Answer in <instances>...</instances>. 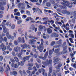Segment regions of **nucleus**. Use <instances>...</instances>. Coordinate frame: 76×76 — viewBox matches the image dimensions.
<instances>
[{"instance_id": "obj_1", "label": "nucleus", "mask_w": 76, "mask_h": 76, "mask_svg": "<svg viewBox=\"0 0 76 76\" xmlns=\"http://www.w3.org/2000/svg\"><path fill=\"white\" fill-rule=\"evenodd\" d=\"M1 25L4 31V33H6V36L7 37L8 39H10L11 38L12 40H14V36L11 37V35L9 34V31H7V29H6V24L5 23L2 22Z\"/></svg>"}, {"instance_id": "obj_2", "label": "nucleus", "mask_w": 76, "mask_h": 76, "mask_svg": "<svg viewBox=\"0 0 76 76\" xmlns=\"http://www.w3.org/2000/svg\"><path fill=\"white\" fill-rule=\"evenodd\" d=\"M63 2H61V3L63 6H61V7L63 9H66V6L68 7L69 8L72 7V6H69L70 2L67 1H65L64 0H61Z\"/></svg>"}, {"instance_id": "obj_3", "label": "nucleus", "mask_w": 76, "mask_h": 76, "mask_svg": "<svg viewBox=\"0 0 76 76\" xmlns=\"http://www.w3.org/2000/svg\"><path fill=\"white\" fill-rule=\"evenodd\" d=\"M41 44L39 45V46H37V47L38 50H39V51L41 53L42 52L44 48V40L42 39H41Z\"/></svg>"}, {"instance_id": "obj_4", "label": "nucleus", "mask_w": 76, "mask_h": 76, "mask_svg": "<svg viewBox=\"0 0 76 76\" xmlns=\"http://www.w3.org/2000/svg\"><path fill=\"white\" fill-rule=\"evenodd\" d=\"M10 61L12 62L11 64V66L12 67H14V68H15V69H16V68H18V64H15L13 63H15V61L12 58H10Z\"/></svg>"}, {"instance_id": "obj_5", "label": "nucleus", "mask_w": 76, "mask_h": 76, "mask_svg": "<svg viewBox=\"0 0 76 76\" xmlns=\"http://www.w3.org/2000/svg\"><path fill=\"white\" fill-rule=\"evenodd\" d=\"M6 4V2L4 1L0 2V10H4V7L3 6H5Z\"/></svg>"}, {"instance_id": "obj_6", "label": "nucleus", "mask_w": 76, "mask_h": 76, "mask_svg": "<svg viewBox=\"0 0 76 76\" xmlns=\"http://www.w3.org/2000/svg\"><path fill=\"white\" fill-rule=\"evenodd\" d=\"M42 63L44 65H48L49 64H51L52 63V60H49V61L48 59L46 60L45 62H43Z\"/></svg>"}, {"instance_id": "obj_7", "label": "nucleus", "mask_w": 76, "mask_h": 76, "mask_svg": "<svg viewBox=\"0 0 76 76\" xmlns=\"http://www.w3.org/2000/svg\"><path fill=\"white\" fill-rule=\"evenodd\" d=\"M48 55V52L47 51L45 53V54L44 55V57H42V56H39V58H42L43 60H46V58L47 57Z\"/></svg>"}, {"instance_id": "obj_8", "label": "nucleus", "mask_w": 76, "mask_h": 76, "mask_svg": "<svg viewBox=\"0 0 76 76\" xmlns=\"http://www.w3.org/2000/svg\"><path fill=\"white\" fill-rule=\"evenodd\" d=\"M36 40L34 39H29L28 40V43L30 45H35V43L34 42H36Z\"/></svg>"}, {"instance_id": "obj_9", "label": "nucleus", "mask_w": 76, "mask_h": 76, "mask_svg": "<svg viewBox=\"0 0 76 76\" xmlns=\"http://www.w3.org/2000/svg\"><path fill=\"white\" fill-rule=\"evenodd\" d=\"M6 46L3 43H2L1 45H0V50H1L2 51H5L6 50Z\"/></svg>"}, {"instance_id": "obj_10", "label": "nucleus", "mask_w": 76, "mask_h": 76, "mask_svg": "<svg viewBox=\"0 0 76 76\" xmlns=\"http://www.w3.org/2000/svg\"><path fill=\"white\" fill-rule=\"evenodd\" d=\"M18 41L19 42H22L23 43H25V38L24 37H22V38L19 37L18 38Z\"/></svg>"}, {"instance_id": "obj_11", "label": "nucleus", "mask_w": 76, "mask_h": 76, "mask_svg": "<svg viewBox=\"0 0 76 76\" xmlns=\"http://www.w3.org/2000/svg\"><path fill=\"white\" fill-rule=\"evenodd\" d=\"M67 46H65L63 48V50L62 51V53L63 54H67L68 52L67 51Z\"/></svg>"}, {"instance_id": "obj_12", "label": "nucleus", "mask_w": 76, "mask_h": 76, "mask_svg": "<svg viewBox=\"0 0 76 76\" xmlns=\"http://www.w3.org/2000/svg\"><path fill=\"white\" fill-rule=\"evenodd\" d=\"M58 37V34L56 33H53L51 35V37H55L57 38Z\"/></svg>"}, {"instance_id": "obj_13", "label": "nucleus", "mask_w": 76, "mask_h": 76, "mask_svg": "<svg viewBox=\"0 0 76 76\" xmlns=\"http://www.w3.org/2000/svg\"><path fill=\"white\" fill-rule=\"evenodd\" d=\"M14 50L15 52H18V51H20L21 49L18 46H17L16 47H14Z\"/></svg>"}, {"instance_id": "obj_14", "label": "nucleus", "mask_w": 76, "mask_h": 76, "mask_svg": "<svg viewBox=\"0 0 76 76\" xmlns=\"http://www.w3.org/2000/svg\"><path fill=\"white\" fill-rule=\"evenodd\" d=\"M21 47H22L21 51H23V50L25 49V48H27V45L26 44H24L23 45H21Z\"/></svg>"}, {"instance_id": "obj_15", "label": "nucleus", "mask_w": 76, "mask_h": 76, "mask_svg": "<svg viewBox=\"0 0 76 76\" xmlns=\"http://www.w3.org/2000/svg\"><path fill=\"white\" fill-rule=\"evenodd\" d=\"M47 32L48 34H51L53 32V30L50 28H48L47 29Z\"/></svg>"}, {"instance_id": "obj_16", "label": "nucleus", "mask_w": 76, "mask_h": 76, "mask_svg": "<svg viewBox=\"0 0 76 76\" xmlns=\"http://www.w3.org/2000/svg\"><path fill=\"white\" fill-rule=\"evenodd\" d=\"M31 57V56H26V57H24L23 60H24V61H26V60H28L29 58Z\"/></svg>"}, {"instance_id": "obj_17", "label": "nucleus", "mask_w": 76, "mask_h": 76, "mask_svg": "<svg viewBox=\"0 0 76 76\" xmlns=\"http://www.w3.org/2000/svg\"><path fill=\"white\" fill-rule=\"evenodd\" d=\"M49 72L48 73V76H51V74L50 73H52V72H53V69H52V67H50L49 68Z\"/></svg>"}, {"instance_id": "obj_18", "label": "nucleus", "mask_w": 76, "mask_h": 76, "mask_svg": "<svg viewBox=\"0 0 76 76\" xmlns=\"http://www.w3.org/2000/svg\"><path fill=\"white\" fill-rule=\"evenodd\" d=\"M28 38H31L32 39H37V40H38V38L35 37L31 35L29 36Z\"/></svg>"}, {"instance_id": "obj_19", "label": "nucleus", "mask_w": 76, "mask_h": 76, "mask_svg": "<svg viewBox=\"0 0 76 76\" xmlns=\"http://www.w3.org/2000/svg\"><path fill=\"white\" fill-rule=\"evenodd\" d=\"M33 70L34 71L32 72V74L34 75V74H35V72L37 71V69L36 68V67L34 66L33 68Z\"/></svg>"}, {"instance_id": "obj_20", "label": "nucleus", "mask_w": 76, "mask_h": 76, "mask_svg": "<svg viewBox=\"0 0 76 76\" xmlns=\"http://www.w3.org/2000/svg\"><path fill=\"white\" fill-rule=\"evenodd\" d=\"M10 75H17L18 74V72L16 71H13V72H10Z\"/></svg>"}, {"instance_id": "obj_21", "label": "nucleus", "mask_w": 76, "mask_h": 76, "mask_svg": "<svg viewBox=\"0 0 76 76\" xmlns=\"http://www.w3.org/2000/svg\"><path fill=\"white\" fill-rule=\"evenodd\" d=\"M22 53H18V56L20 58V59H22Z\"/></svg>"}, {"instance_id": "obj_22", "label": "nucleus", "mask_w": 76, "mask_h": 76, "mask_svg": "<svg viewBox=\"0 0 76 76\" xmlns=\"http://www.w3.org/2000/svg\"><path fill=\"white\" fill-rule=\"evenodd\" d=\"M3 41H4V39L3 38V36L0 35V43H2Z\"/></svg>"}, {"instance_id": "obj_23", "label": "nucleus", "mask_w": 76, "mask_h": 76, "mask_svg": "<svg viewBox=\"0 0 76 76\" xmlns=\"http://www.w3.org/2000/svg\"><path fill=\"white\" fill-rule=\"evenodd\" d=\"M4 71V70L3 69V66H0V72L1 73H3Z\"/></svg>"}, {"instance_id": "obj_24", "label": "nucleus", "mask_w": 76, "mask_h": 76, "mask_svg": "<svg viewBox=\"0 0 76 76\" xmlns=\"http://www.w3.org/2000/svg\"><path fill=\"white\" fill-rule=\"evenodd\" d=\"M56 57H54V61H55V62H57L58 61L60 60V59L58 58H56Z\"/></svg>"}, {"instance_id": "obj_25", "label": "nucleus", "mask_w": 76, "mask_h": 76, "mask_svg": "<svg viewBox=\"0 0 76 76\" xmlns=\"http://www.w3.org/2000/svg\"><path fill=\"white\" fill-rule=\"evenodd\" d=\"M53 52L52 50H50L49 52V55L50 56V57H51V55L53 54Z\"/></svg>"}, {"instance_id": "obj_26", "label": "nucleus", "mask_w": 76, "mask_h": 76, "mask_svg": "<svg viewBox=\"0 0 76 76\" xmlns=\"http://www.w3.org/2000/svg\"><path fill=\"white\" fill-rule=\"evenodd\" d=\"M59 51H60V49L59 48L56 49L55 50V53H56V54H57V53H59Z\"/></svg>"}, {"instance_id": "obj_27", "label": "nucleus", "mask_w": 76, "mask_h": 76, "mask_svg": "<svg viewBox=\"0 0 76 76\" xmlns=\"http://www.w3.org/2000/svg\"><path fill=\"white\" fill-rule=\"evenodd\" d=\"M7 49L8 50H9L10 51H12V48H10V45H8L7 47Z\"/></svg>"}, {"instance_id": "obj_28", "label": "nucleus", "mask_w": 76, "mask_h": 76, "mask_svg": "<svg viewBox=\"0 0 76 76\" xmlns=\"http://www.w3.org/2000/svg\"><path fill=\"white\" fill-rule=\"evenodd\" d=\"M39 31H41L43 29V26L42 25H40L39 26Z\"/></svg>"}, {"instance_id": "obj_29", "label": "nucleus", "mask_w": 76, "mask_h": 76, "mask_svg": "<svg viewBox=\"0 0 76 76\" xmlns=\"http://www.w3.org/2000/svg\"><path fill=\"white\" fill-rule=\"evenodd\" d=\"M14 15H16V16H20V14L19 12H18L16 13L15 14H14Z\"/></svg>"}, {"instance_id": "obj_30", "label": "nucleus", "mask_w": 76, "mask_h": 76, "mask_svg": "<svg viewBox=\"0 0 76 76\" xmlns=\"http://www.w3.org/2000/svg\"><path fill=\"white\" fill-rule=\"evenodd\" d=\"M25 62V61L24 60L22 61H21L20 65L21 66H23V65H24Z\"/></svg>"}, {"instance_id": "obj_31", "label": "nucleus", "mask_w": 76, "mask_h": 76, "mask_svg": "<svg viewBox=\"0 0 76 76\" xmlns=\"http://www.w3.org/2000/svg\"><path fill=\"white\" fill-rule=\"evenodd\" d=\"M46 6L48 7H50L51 6V4L50 2H47L46 4Z\"/></svg>"}, {"instance_id": "obj_32", "label": "nucleus", "mask_w": 76, "mask_h": 76, "mask_svg": "<svg viewBox=\"0 0 76 76\" xmlns=\"http://www.w3.org/2000/svg\"><path fill=\"white\" fill-rule=\"evenodd\" d=\"M14 59H15V61H16V62H17V63H18V62H19V59H18V58H17V57H14Z\"/></svg>"}, {"instance_id": "obj_33", "label": "nucleus", "mask_w": 76, "mask_h": 76, "mask_svg": "<svg viewBox=\"0 0 76 76\" xmlns=\"http://www.w3.org/2000/svg\"><path fill=\"white\" fill-rule=\"evenodd\" d=\"M42 72H43L42 75L43 76H44L45 75V69L44 68H42Z\"/></svg>"}, {"instance_id": "obj_34", "label": "nucleus", "mask_w": 76, "mask_h": 76, "mask_svg": "<svg viewBox=\"0 0 76 76\" xmlns=\"http://www.w3.org/2000/svg\"><path fill=\"white\" fill-rule=\"evenodd\" d=\"M60 71V68H57L56 69V72L57 73L59 72Z\"/></svg>"}, {"instance_id": "obj_35", "label": "nucleus", "mask_w": 76, "mask_h": 76, "mask_svg": "<svg viewBox=\"0 0 76 76\" xmlns=\"http://www.w3.org/2000/svg\"><path fill=\"white\" fill-rule=\"evenodd\" d=\"M50 2L52 4H55V1L54 0H50Z\"/></svg>"}, {"instance_id": "obj_36", "label": "nucleus", "mask_w": 76, "mask_h": 76, "mask_svg": "<svg viewBox=\"0 0 76 76\" xmlns=\"http://www.w3.org/2000/svg\"><path fill=\"white\" fill-rule=\"evenodd\" d=\"M71 66H72L73 67H74V69H76V64H74L73 65H71Z\"/></svg>"}, {"instance_id": "obj_37", "label": "nucleus", "mask_w": 76, "mask_h": 76, "mask_svg": "<svg viewBox=\"0 0 76 76\" xmlns=\"http://www.w3.org/2000/svg\"><path fill=\"white\" fill-rule=\"evenodd\" d=\"M14 44L16 45H18V41H17L16 40L14 41Z\"/></svg>"}, {"instance_id": "obj_38", "label": "nucleus", "mask_w": 76, "mask_h": 76, "mask_svg": "<svg viewBox=\"0 0 76 76\" xmlns=\"http://www.w3.org/2000/svg\"><path fill=\"white\" fill-rule=\"evenodd\" d=\"M15 25L14 24L12 25V26H11V28L12 29H15Z\"/></svg>"}, {"instance_id": "obj_39", "label": "nucleus", "mask_w": 76, "mask_h": 76, "mask_svg": "<svg viewBox=\"0 0 76 76\" xmlns=\"http://www.w3.org/2000/svg\"><path fill=\"white\" fill-rule=\"evenodd\" d=\"M21 23H22V20H19L17 21L18 24H20Z\"/></svg>"}, {"instance_id": "obj_40", "label": "nucleus", "mask_w": 76, "mask_h": 76, "mask_svg": "<svg viewBox=\"0 0 76 76\" xmlns=\"http://www.w3.org/2000/svg\"><path fill=\"white\" fill-rule=\"evenodd\" d=\"M27 17V16L26 15H24L22 16V18L23 19H26V18Z\"/></svg>"}, {"instance_id": "obj_41", "label": "nucleus", "mask_w": 76, "mask_h": 76, "mask_svg": "<svg viewBox=\"0 0 76 76\" xmlns=\"http://www.w3.org/2000/svg\"><path fill=\"white\" fill-rule=\"evenodd\" d=\"M69 40L70 41L71 43H74L73 40V39L72 38H69Z\"/></svg>"}, {"instance_id": "obj_42", "label": "nucleus", "mask_w": 76, "mask_h": 76, "mask_svg": "<svg viewBox=\"0 0 76 76\" xmlns=\"http://www.w3.org/2000/svg\"><path fill=\"white\" fill-rule=\"evenodd\" d=\"M68 36H71V38H74V35L73 34H69Z\"/></svg>"}, {"instance_id": "obj_43", "label": "nucleus", "mask_w": 76, "mask_h": 76, "mask_svg": "<svg viewBox=\"0 0 76 76\" xmlns=\"http://www.w3.org/2000/svg\"><path fill=\"white\" fill-rule=\"evenodd\" d=\"M4 40L5 42H7V39L6 37H4Z\"/></svg>"}, {"instance_id": "obj_44", "label": "nucleus", "mask_w": 76, "mask_h": 76, "mask_svg": "<svg viewBox=\"0 0 76 76\" xmlns=\"http://www.w3.org/2000/svg\"><path fill=\"white\" fill-rule=\"evenodd\" d=\"M62 66V64H59L57 65V67H58V68H60V67H61Z\"/></svg>"}, {"instance_id": "obj_45", "label": "nucleus", "mask_w": 76, "mask_h": 76, "mask_svg": "<svg viewBox=\"0 0 76 76\" xmlns=\"http://www.w3.org/2000/svg\"><path fill=\"white\" fill-rule=\"evenodd\" d=\"M3 56H0V61H2V60H3Z\"/></svg>"}, {"instance_id": "obj_46", "label": "nucleus", "mask_w": 76, "mask_h": 76, "mask_svg": "<svg viewBox=\"0 0 76 76\" xmlns=\"http://www.w3.org/2000/svg\"><path fill=\"white\" fill-rule=\"evenodd\" d=\"M55 42H55V41L52 42H51V45H52V46H53V45H54V44H55Z\"/></svg>"}, {"instance_id": "obj_47", "label": "nucleus", "mask_w": 76, "mask_h": 76, "mask_svg": "<svg viewBox=\"0 0 76 76\" xmlns=\"http://www.w3.org/2000/svg\"><path fill=\"white\" fill-rule=\"evenodd\" d=\"M28 66L30 67H32L34 66V64H28Z\"/></svg>"}, {"instance_id": "obj_48", "label": "nucleus", "mask_w": 76, "mask_h": 76, "mask_svg": "<svg viewBox=\"0 0 76 76\" xmlns=\"http://www.w3.org/2000/svg\"><path fill=\"white\" fill-rule=\"evenodd\" d=\"M35 64H36V67H37V69H39V65H38L37 64V63H36Z\"/></svg>"}, {"instance_id": "obj_49", "label": "nucleus", "mask_w": 76, "mask_h": 76, "mask_svg": "<svg viewBox=\"0 0 76 76\" xmlns=\"http://www.w3.org/2000/svg\"><path fill=\"white\" fill-rule=\"evenodd\" d=\"M75 18H73L71 21L72 22V23H75Z\"/></svg>"}, {"instance_id": "obj_50", "label": "nucleus", "mask_w": 76, "mask_h": 76, "mask_svg": "<svg viewBox=\"0 0 76 76\" xmlns=\"http://www.w3.org/2000/svg\"><path fill=\"white\" fill-rule=\"evenodd\" d=\"M26 13L27 15H29L30 14V12L28 10L26 11Z\"/></svg>"}, {"instance_id": "obj_51", "label": "nucleus", "mask_w": 76, "mask_h": 76, "mask_svg": "<svg viewBox=\"0 0 76 76\" xmlns=\"http://www.w3.org/2000/svg\"><path fill=\"white\" fill-rule=\"evenodd\" d=\"M28 70H32V69H33V68H32L30 66L28 67Z\"/></svg>"}, {"instance_id": "obj_52", "label": "nucleus", "mask_w": 76, "mask_h": 76, "mask_svg": "<svg viewBox=\"0 0 76 76\" xmlns=\"http://www.w3.org/2000/svg\"><path fill=\"white\" fill-rule=\"evenodd\" d=\"M12 1V7H15V5H14V3H13V2H14V0H11Z\"/></svg>"}, {"instance_id": "obj_53", "label": "nucleus", "mask_w": 76, "mask_h": 76, "mask_svg": "<svg viewBox=\"0 0 76 76\" xmlns=\"http://www.w3.org/2000/svg\"><path fill=\"white\" fill-rule=\"evenodd\" d=\"M12 54L13 56H16V54H15V53L14 52H12Z\"/></svg>"}, {"instance_id": "obj_54", "label": "nucleus", "mask_w": 76, "mask_h": 76, "mask_svg": "<svg viewBox=\"0 0 76 76\" xmlns=\"http://www.w3.org/2000/svg\"><path fill=\"white\" fill-rule=\"evenodd\" d=\"M37 61L38 62V63H41V60L38 58H37Z\"/></svg>"}, {"instance_id": "obj_55", "label": "nucleus", "mask_w": 76, "mask_h": 76, "mask_svg": "<svg viewBox=\"0 0 76 76\" xmlns=\"http://www.w3.org/2000/svg\"><path fill=\"white\" fill-rule=\"evenodd\" d=\"M30 1H31L32 3H34V2H37V1L36 0H30Z\"/></svg>"}, {"instance_id": "obj_56", "label": "nucleus", "mask_w": 76, "mask_h": 76, "mask_svg": "<svg viewBox=\"0 0 76 76\" xmlns=\"http://www.w3.org/2000/svg\"><path fill=\"white\" fill-rule=\"evenodd\" d=\"M62 13H64L66 14V13H67V11L66 10H64L62 11Z\"/></svg>"}, {"instance_id": "obj_57", "label": "nucleus", "mask_w": 76, "mask_h": 76, "mask_svg": "<svg viewBox=\"0 0 76 76\" xmlns=\"http://www.w3.org/2000/svg\"><path fill=\"white\" fill-rule=\"evenodd\" d=\"M35 27L34 26L31 28L30 29H31L32 31H34V29H35Z\"/></svg>"}, {"instance_id": "obj_58", "label": "nucleus", "mask_w": 76, "mask_h": 76, "mask_svg": "<svg viewBox=\"0 0 76 76\" xmlns=\"http://www.w3.org/2000/svg\"><path fill=\"white\" fill-rule=\"evenodd\" d=\"M65 75H67L68 73H69V71H64Z\"/></svg>"}, {"instance_id": "obj_59", "label": "nucleus", "mask_w": 76, "mask_h": 76, "mask_svg": "<svg viewBox=\"0 0 76 76\" xmlns=\"http://www.w3.org/2000/svg\"><path fill=\"white\" fill-rule=\"evenodd\" d=\"M18 12V9H14V12L15 13H16V12Z\"/></svg>"}, {"instance_id": "obj_60", "label": "nucleus", "mask_w": 76, "mask_h": 76, "mask_svg": "<svg viewBox=\"0 0 76 76\" xmlns=\"http://www.w3.org/2000/svg\"><path fill=\"white\" fill-rule=\"evenodd\" d=\"M33 51L35 53H38V51H37V49H34Z\"/></svg>"}, {"instance_id": "obj_61", "label": "nucleus", "mask_w": 76, "mask_h": 76, "mask_svg": "<svg viewBox=\"0 0 76 76\" xmlns=\"http://www.w3.org/2000/svg\"><path fill=\"white\" fill-rule=\"evenodd\" d=\"M26 72L27 73H28L29 74H30V73H31V71H30L27 70Z\"/></svg>"}, {"instance_id": "obj_62", "label": "nucleus", "mask_w": 76, "mask_h": 76, "mask_svg": "<svg viewBox=\"0 0 76 76\" xmlns=\"http://www.w3.org/2000/svg\"><path fill=\"white\" fill-rule=\"evenodd\" d=\"M69 70H70V71H73V68L70 67L69 68Z\"/></svg>"}, {"instance_id": "obj_63", "label": "nucleus", "mask_w": 76, "mask_h": 76, "mask_svg": "<svg viewBox=\"0 0 76 76\" xmlns=\"http://www.w3.org/2000/svg\"><path fill=\"white\" fill-rule=\"evenodd\" d=\"M20 12L21 13H23L25 12V11L23 10H21Z\"/></svg>"}, {"instance_id": "obj_64", "label": "nucleus", "mask_w": 76, "mask_h": 76, "mask_svg": "<svg viewBox=\"0 0 76 76\" xmlns=\"http://www.w3.org/2000/svg\"><path fill=\"white\" fill-rule=\"evenodd\" d=\"M58 76H61V74L60 73H58Z\"/></svg>"}]
</instances>
